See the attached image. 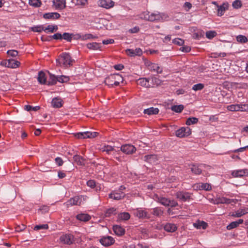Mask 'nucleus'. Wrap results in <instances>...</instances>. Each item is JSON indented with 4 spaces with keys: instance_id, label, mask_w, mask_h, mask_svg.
Here are the masks:
<instances>
[{
    "instance_id": "obj_20",
    "label": "nucleus",
    "mask_w": 248,
    "mask_h": 248,
    "mask_svg": "<svg viewBox=\"0 0 248 248\" xmlns=\"http://www.w3.org/2000/svg\"><path fill=\"white\" fill-rule=\"evenodd\" d=\"M248 213V208H244L243 209H239L235 212H233L231 216L235 217H240Z\"/></svg>"
},
{
    "instance_id": "obj_35",
    "label": "nucleus",
    "mask_w": 248,
    "mask_h": 248,
    "mask_svg": "<svg viewBox=\"0 0 248 248\" xmlns=\"http://www.w3.org/2000/svg\"><path fill=\"white\" fill-rule=\"evenodd\" d=\"M158 112L159 109L157 108H155L153 107L144 109V113L148 115L156 114L158 113Z\"/></svg>"
},
{
    "instance_id": "obj_47",
    "label": "nucleus",
    "mask_w": 248,
    "mask_h": 248,
    "mask_svg": "<svg viewBox=\"0 0 248 248\" xmlns=\"http://www.w3.org/2000/svg\"><path fill=\"white\" fill-rule=\"evenodd\" d=\"M232 6L234 9H239L242 7V3L241 0H235L232 2Z\"/></svg>"
},
{
    "instance_id": "obj_4",
    "label": "nucleus",
    "mask_w": 248,
    "mask_h": 248,
    "mask_svg": "<svg viewBox=\"0 0 248 248\" xmlns=\"http://www.w3.org/2000/svg\"><path fill=\"white\" fill-rule=\"evenodd\" d=\"M227 109L231 111H248V104H232L228 106Z\"/></svg>"
},
{
    "instance_id": "obj_1",
    "label": "nucleus",
    "mask_w": 248,
    "mask_h": 248,
    "mask_svg": "<svg viewBox=\"0 0 248 248\" xmlns=\"http://www.w3.org/2000/svg\"><path fill=\"white\" fill-rule=\"evenodd\" d=\"M73 60L68 53H63L59 56L57 62L61 66L67 67L72 64Z\"/></svg>"
},
{
    "instance_id": "obj_13",
    "label": "nucleus",
    "mask_w": 248,
    "mask_h": 248,
    "mask_svg": "<svg viewBox=\"0 0 248 248\" xmlns=\"http://www.w3.org/2000/svg\"><path fill=\"white\" fill-rule=\"evenodd\" d=\"M98 5L106 9H109L114 6V2L112 0H100Z\"/></svg>"
},
{
    "instance_id": "obj_42",
    "label": "nucleus",
    "mask_w": 248,
    "mask_h": 248,
    "mask_svg": "<svg viewBox=\"0 0 248 248\" xmlns=\"http://www.w3.org/2000/svg\"><path fill=\"white\" fill-rule=\"evenodd\" d=\"M194 226L197 229H205L207 226V224L204 221L198 222L197 223H194Z\"/></svg>"
},
{
    "instance_id": "obj_44",
    "label": "nucleus",
    "mask_w": 248,
    "mask_h": 248,
    "mask_svg": "<svg viewBox=\"0 0 248 248\" xmlns=\"http://www.w3.org/2000/svg\"><path fill=\"white\" fill-rule=\"evenodd\" d=\"M152 213L157 217L161 216L163 213V211L159 208H155L152 209Z\"/></svg>"
},
{
    "instance_id": "obj_52",
    "label": "nucleus",
    "mask_w": 248,
    "mask_h": 248,
    "mask_svg": "<svg viewBox=\"0 0 248 248\" xmlns=\"http://www.w3.org/2000/svg\"><path fill=\"white\" fill-rule=\"evenodd\" d=\"M31 30L34 32H40L44 31V28L42 26H37L31 28Z\"/></svg>"
},
{
    "instance_id": "obj_29",
    "label": "nucleus",
    "mask_w": 248,
    "mask_h": 248,
    "mask_svg": "<svg viewBox=\"0 0 248 248\" xmlns=\"http://www.w3.org/2000/svg\"><path fill=\"white\" fill-rule=\"evenodd\" d=\"M37 79L40 83L42 84H47L46 77L44 72L42 71L39 72L38 73Z\"/></svg>"
},
{
    "instance_id": "obj_37",
    "label": "nucleus",
    "mask_w": 248,
    "mask_h": 248,
    "mask_svg": "<svg viewBox=\"0 0 248 248\" xmlns=\"http://www.w3.org/2000/svg\"><path fill=\"white\" fill-rule=\"evenodd\" d=\"M190 169L191 171L196 175L200 174L202 172V170L201 168V166H199L193 165L191 166Z\"/></svg>"
},
{
    "instance_id": "obj_12",
    "label": "nucleus",
    "mask_w": 248,
    "mask_h": 248,
    "mask_svg": "<svg viewBox=\"0 0 248 248\" xmlns=\"http://www.w3.org/2000/svg\"><path fill=\"white\" fill-rule=\"evenodd\" d=\"M154 199L155 201L165 206H170V200L165 197L159 196L157 194H155L154 196Z\"/></svg>"
},
{
    "instance_id": "obj_10",
    "label": "nucleus",
    "mask_w": 248,
    "mask_h": 248,
    "mask_svg": "<svg viewBox=\"0 0 248 248\" xmlns=\"http://www.w3.org/2000/svg\"><path fill=\"white\" fill-rule=\"evenodd\" d=\"M121 150L126 154L130 155L135 152L136 148L131 144H125L121 146Z\"/></svg>"
},
{
    "instance_id": "obj_24",
    "label": "nucleus",
    "mask_w": 248,
    "mask_h": 248,
    "mask_svg": "<svg viewBox=\"0 0 248 248\" xmlns=\"http://www.w3.org/2000/svg\"><path fill=\"white\" fill-rule=\"evenodd\" d=\"M62 104L63 101L61 98L55 97L52 100L51 105L54 108H61L62 106Z\"/></svg>"
},
{
    "instance_id": "obj_8",
    "label": "nucleus",
    "mask_w": 248,
    "mask_h": 248,
    "mask_svg": "<svg viewBox=\"0 0 248 248\" xmlns=\"http://www.w3.org/2000/svg\"><path fill=\"white\" fill-rule=\"evenodd\" d=\"M60 240L63 244L70 245L74 242V236L72 234H65L61 236Z\"/></svg>"
},
{
    "instance_id": "obj_46",
    "label": "nucleus",
    "mask_w": 248,
    "mask_h": 248,
    "mask_svg": "<svg viewBox=\"0 0 248 248\" xmlns=\"http://www.w3.org/2000/svg\"><path fill=\"white\" fill-rule=\"evenodd\" d=\"M184 109V106L182 105L173 106L171 107V109L176 112H181Z\"/></svg>"
},
{
    "instance_id": "obj_58",
    "label": "nucleus",
    "mask_w": 248,
    "mask_h": 248,
    "mask_svg": "<svg viewBox=\"0 0 248 248\" xmlns=\"http://www.w3.org/2000/svg\"><path fill=\"white\" fill-rule=\"evenodd\" d=\"M26 229V226L24 224H21L16 226L15 227V231L17 232H20Z\"/></svg>"
},
{
    "instance_id": "obj_9",
    "label": "nucleus",
    "mask_w": 248,
    "mask_h": 248,
    "mask_svg": "<svg viewBox=\"0 0 248 248\" xmlns=\"http://www.w3.org/2000/svg\"><path fill=\"white\" fill-rule=\"evenodd\" d=\"M98 133L95 132H84L77 134L76 136L79 139L93 138L97 136Z\"/></svg>"
},
{
    "instance_id": "obj_26",
    "label": "nucleus",
    "mask_w": 248,
    "mask_h": 248,
    "mask_svg": "<svg viewBox=\"0 0 248 248\" xmlns=\"http://www.w3.org/2000/svg\"><path fill=\"white\" fill-rule=\"evenodd\" d=\"M248 173L247 170H234L232 172V175L235 177H242Z\"/></svg>"
},
{
    "instance_id": "obj_40",
    "label": "nucleus",
    "mask_w": 248,
    "mask_h": 248,
    "mask_svg": "<svg viewBox=\"0 0 248 248\" xmlns=\"http://www.w3.org/2000/svg\"><path fill=\"white\" fill-rule=\"evenodd\" d=\"M97 38V36L93 35L92 34H90V33L82 35L80 36V39L81 40L94 39Z\"/></svg>"
},
{
    "instance_id": "obj_27",
    "label": "nucleus",
    "mask_w": 248,
    "mask_h": 248,
    "mask_svg": "<svg viewBox=\"0 0 248 248\" xmlns=\"http://www.w3.org/2000/svg\"><path fill=\"white\" fill-rule=\"evenodd\" d=\"M114 233L118 236H122L125 233V230L119 225H114L113 227Z\"/></svg>"
},
{
    "instance_id": "obj_19",
    "label": "nucleus",
    "mask_w": 248,
    "mask_h": 248,
    "mask_svg": "<svg viewBox=\"0 0 248 248\" xmlns=\"http://www.w3.org/2000/svg\"><path fill=\"white\" fill-rule=\"evenodd\" d=\"M144 161L151 164H155L158 160L157 157L155 155H146L143 157Z\"/></svg>"
},
{
    "instance_id": "obj_55",
    "label": "nucleus",
    "mask_w": 248,
    "mask_h": 248,
    "mask_svg": "<svg viewBox=\"0 0 248 248\" xmlns=\"http://www.w3.org/2000/svg\"><path fill=\"white\" fill-rule=\"evenodd\" d=\"M172 43L178 46H182L184 43V41L180 38H175L172 40Z\"/></svg>"
},
{
    "instance_id": "obj_25",
    "label": "nucleus",
    "mask_w": 248,
    "mask_h": 248,
    "mask_svg": "<svg viewBox=\"0 0 248 248\" xmlns=\"http://www.w3.org/2000/svg\"><path fill=\"white\" fill-rule=\"evenodd\" d=\"M244 222L243 219H239L237 221H233L228 225L226 228L228 230H231L237 227L240 224H242Z\"/></svg>"
},
{
    "instance_id": "obj_32",
    "label": "nucleus",
    "mask_w": 248,
    "mask_h": 248,
    "mask_svg": "<svg viewBox=\"0 0 248 248\" xmlns=\"http://www.w3.org/2000/svg\"><path fill=\"white\" fill-rule=\"evenodd\" d=\"M100 46L101 44L96 42L90 43L86 45V46L88 49L93 50L99 49Z\"/></svg>"
},
{
    "instance_id": "obj_14",
    "label": "nucleus",
    "mask_w": 248,
    "mask_h": 248,
    "mask_svg": "<svg viewBox=\"0 0 248 248\" xmlns=\"http://www.w3.org/2000/svg\"><path fill=\"white\" fill-rule=\"evenodd\" d=\"M125 51L126 54L130 57L140 56L142 54V50L140 48H136L135 49H127Z\"/></svg>"
},
{
    "instance_id": "obj_16",
    "label": "nucleus",
    "mask_w": 248,
    "mask_h": 248,
    "mask_svg": "<svg viewBox=\"0 0 248 248\" xmlns=\"http://www.w3.org/2000/svg\"><path fill=\"white\" fill-rule=\"evenodd\" d=\"M217 16H223L225 12L228 9L229 4L228 2H224L221 5L217 6Z\"/></svg>"
},
{
    "instance_id": "obj_59",
    "label": "nucleus",
    "mask_w": 248,
    "mask_h": 248,
    "mask_svg": "<svg viewBox=\"0 0 248 248\" xmlns=\"http://www.w3.org/2000/svg\"><path fill=\"white\" fill-rule=\"evenodd\" d=\"M7 54L11 57H15L18 55V52L15 50H9L7 52Z\"/></svg>"
},
{
    "instance_id": "obj_21",
    "label": "nucleus",
    "mask_w": 248,
    "mask_h": 248,
    "mask_svg": "<svg viewBox=\"0 0 248 248\" xmlns=\"http://www.w3.org/2000/svg\"><path fill=\"white\" fill-rule=\"evenodd\" d=\"M148 69L151 71L156 72L157 74H161L162 72V68L156 63H150L148 65Z\"/></svg>"
},
{
    "instance_id": "obj_33",
    "label": "nucleus",
    "mask_w": 248,
    "mask_h": 248,
    "mask_svg": "<svg viewBox=\"0 0 248 248\" xmlns=\"http://www.w3.org/2000/svg\"><path fill=\"white\" fill-rule=\"evenodd\" d=\"M194 187L199 188L200 189H204L205 190H210L211 189V186L207 183H200L195 185Z\"/></svg>"
},
{
    "instance_id": "obj_23",
    "label": "nucleus",
    "mask_w": 248,
    "mask_h": 248,
    "mask_svg": "<svg viewBox=\"0 0 248 248\" xmlns=\"http://www.w3.org/2000/svg\"><path fill=\"white\" fill-rule=\"evenodd\" d=\"M76 217L78 220L83 222H87L91 218V216L85 213L78 214L76 216Z\"/></svg>"
},
{
    "instance_id": "obj_60",
    "label": "nucleus",
    "mask_w": 248,
    "mask_h": 248,
    "mask_svg": "<svg viewBox=\"0 0 248 248\" xmlns=\"http://www.w3.org/2000/svg\"><path fill=\"white\" fill-rule=\"evenodd\" d=\"M88 1L87 0H77V2L76 5H81V6H85L87 4Z\"/></svg>"
},
{
    "instance_id": "obj_49",
    "label": "nucleus",
    "mask_w": 248,
    "mask_h": 248,
    "mask_svg": "<svg viewBox=\"0 0 248 248\" xmlns=\"http://www.w3.org/2000/svg\"><path fill=\"white\" fill-rule=\"evenodd\" d=\"M204 87V84L202 83H198L193 85L192 89L195 91H201L203 89Z\"/></svg>"
},
{
    "instance_id": "obj_36",
    "label": "nucleus",
    "mask_w": 248,
    "mask_h": 248,
    "mask_svg": "<svg viewBox=\"0 0 248 248\" xmlns=\"http://www.w3.org/2000/svg\"><path fill=\"white\" fill-rule=\"evenodd\" d=\"M49 78L48 80L47 81L48 85H54L57 82L58 77L55 76L54 75L51 74L49 73Z\"/></svg>"
},
{
    "instance_id": "obj_22",
    "label": "nucleus",
    "mask_w": 248,
    "mask_h": 248,
    "mask_svg": "<svg viewBox=\"0 0 248 248\" xmlns=\"http://www.w3.org/2000/svg\"><path fill=\"white\" fill-rule=\"evenodd\" d=\"M124 194L121 192H117L115 191H113L111 193L109 194V198L112 199L113 200H119L123 198H124Z\"/></svg>"
},
{
    "instance_id": "obj_56",
    "label": "nucleus",
    "mask_w": 248,
    "mask_h": 248,
    "mask_svg": "<svg viewBox=\"0 0 248 248\" xmlns=\"http://www.w3.org/2000/svg\"><path fill=\"white\" fill-rule=\"evenodd\" d=\"M48 228V226L47 224H43V225H36L34 228V230H39L41 229H47Z\"/></svg>"
},
{
    "instance_id": "obj_64",
    "label": "nucleus",
    "mask_w": 248,
    "mask_h": 248,
    "mask_svg": "<svg viewBox=\"0 0 248 248\" xmlns=\"http://www.w3.org/2000/svg\"><path fill=\"white\" fill-rule=\"evenodd\" d=\"M184 7L186 8V11H188L192 7V4L189 2H186L184 3Z\"/></svg>"
},
{
    "instance_id": "obj_38",
    "label": "nucleus",
    "mask_w": 248,
    "mask_h": 248,
    "mask_svg": "<svg viewBox=\"0 0 248 248\" xmlns=\"http://www.w3.org/2000/svg\"><path fill=\"white\" fill-rule=\"evenodd\" d=\"M74 161L78 165H83L84 164V159L78 155H75L73 156Z\"/></svg>"
},
{
    "instance_id": "obj_17",
    "label": "nucleus",
    "mask_w": 248,
    "mask_h": 248,
    "mask_svg": "<svg viewBox=\"0 0 248 248\" xmlns=\"http://www.w3.org/2000/svg\"><path fill=\"white\" fill-rule=\"evenodd\" d=\"M53 3L54 7L56 9H63L66 6L65 0H53Z\"/></svg>"
},
{
    "instance_id": "obj_48",
    "label": "nucleus",
    "mask_w": 248,
    "mask_h": 248,
    "mask_svg": "<svg viewBox=\"0 0 248 248\" xmlns=\"http://www.w3.org/2000/svg\"><path fill=\"white\" fill-rule=\"evenodd\" d=\"M29 4L30 5L38 7L41 5V1L40 0H29Z\"/></svg>"
},
{
    "instance_id": "obj_62",
    "label": "nucleus",
    "mask_w": 248,
    "mask_h": 248,
    "mask_svg": "<svg viewBox=\"0 0 248 248\" xmlns=\"http://www.w3.org/2000/svg\"><path fill=\"white\" fill-rule=\"evenodd\" d=\"M87 185L88 186L93 188L95 186V182L94 180H90L87 182Z\"/></svg>"
},
{
    "instance_id": "obj_11",
    "label": "nucleus",
    "mask_w": 248,
    "mask_h": 248,
    "mask_svg": "<svg viewBox=\"0 0 248 248\" xmlns=\"http://www.w3.org/2000/svg\"><path fill=\"white\" fill-rule=\"evenodd\" d=\"M105 83L109 87H113V86H117L119 85L118 81H115L114 74L110 75L109 76L106 78Z\"/></svg>"
},
{
    "instance_id": "obj_28",
    "label": "nucleus",
    "mask_w": 248,
    "mask_h": 248,
    "mask_svg": "<svg viewBox=\"0 0 248 248\" xmlns=\"http://www.w3.org/2000/svg\"><path fill=\"white\" fill-rule=\"evenodd\" d=\"M130 217V214L127 212H123L118 214L117 220L119 221H123L128 220Z\"/></svg>"
},
{
    "instance_id": "obj_50",
    "label": "nucleus",
    "mask_w": 248,
    "mask_h": 248,
    "mask_svg": "<svg viewBox=\"0 0 248 248\" xmlns=\"http://www.w3.org/2000/svg\"><path fill=\"white\" fill-rule=\"evenodd\" d=\"M236 40L238 42L244 43L248 41L247 38L244 35H239L236 37Z\"/></svg>"
},
{
    "instance_id": "obj_63",
    "label": "nucleus",
    "mask_w": 248,
    "mask_h": 248,
    "mask_svg": "<svg viewBox=\"0 0 248 248\" xmlns=\"http://www.w3.org/2000/svg\"><path fill=\"white\" fill-rule=\"evenodd\" d=\"M180 50L183 52H188L191 50V48L188 46H184L180 47Z\"/></svg>"
},
{
    "instance_id": "obj_30",
    "label": "nucleus",
    "mask_w": 248,
    "mask_h": 248,
    "mask_svg": "<svg viewBox=\"0 0 248 248\" xmlns=\"http://www.w3.org/2000/svg\"><path fill=\"white\" fill-rule=\"evenodd\" d=\"M137 84L145 87H149V80L146 78H140L137 80Z\"/></svg>"
},
{
    "instance_id": "obj_15",
    "label": "nucleus",
    "mask_w": 248,
    "mask_h": 248,
    "mask_svg": "<svg viewBox=\"0 0 248 248\" xmlns=\"http://www.w3.org/2000/svg\"><path fill=\"white\" fill-rule=\"evenodd\" d=\"M100 242L102 245L107 247L113 244L114 243V240L112 237L108 236L100 239Z\"/></svg>"
},
{
    "instance_id": "obj_3",
    "label": "nucleus",
    "mask_w": 248,
    "mask_h": 248,
    "mask_svg": "<svg viewBox=\"0 0 248 248\" xmlns=\"http://www.w3.org/2000/svg\"><path fill=\"white\" fill-rule=\"evenodd\" d=\"M142 18L146 20L155 21L162 20L163 17L161 14L158 12L150 13L148 12L143 14V17H142Z\"/></svg>"
},
{
    "instance_id": "obj_45",
    "label": "nucleus",
    "mask_w": 248,
    "mask_h": 248,
    "mask_svg": "<svg viewBox=\"0 0 248 248\" xmlns=\"http://www.w3.org/2000/svg\"><path fill=\"white\" fill-rule=\"evenodd\" d=\"M69 79L70 78L69 77L62 75L58 76L57 81H59L61 83H65L68 82Z\"/></svg>"
},
{
    "instance_id": "obj_51",
    "label": "nucleus",
    "mask_w": 248,
    "mask_h": 248,
    "mask_svg": "<svg viewBox=\"0 0 248 248\" xmlns=\"http://www.w3.org/2000/svg\"><path fill=\"white\" fill-rule=\"evenodd\" d=\"M116 209L114 208H111L107 210L105 216L106 217H110L112 215H115L116 214Z\"/></svg>"
},
{
    "instance_id": "obj_5",
    "label": "nucleus",
    "mask_w": 248,
    "mask_h": 248,
    "mask_svg": "<svg viewBox=\"0 0 248 248\" xmlns=\"http://www.w3.org/2000/svg\"><path fill=\"white\" fill-rule=\"evenodd\" d=\"M191 133V130L188 127H182L175 131V135L178 138L187 137Z\"/></svg>"
},
{
    "instance_id": "obj_34",
    "label": "nucleus",
    "mask_w": 248,
    "mask_h": 248,
    "mask_svg": "<svg viewBox=\"0 0 248 248\" xmlns=\"http://www.w3.org/2000/svg\"><path fill=\"white\" fill-rule=\"evenodd\" d=\"M164 229L167 232H174L176 230L177 227L174 224L167 223L164 226Z\"/></svg>"
},
{
    "instance_id": "obj_2",
    "label": "nucleus",
    "mask_w": 248,
    "mask_h": 248,
    "mask_svg": "<svg viewBox=\"0 0 248 248\" xmlns=\"http://www.w3.org/2000/svg\"><path fill=\"white\" fill-rule=\"evenodd\" d=\"M87 197L84 196H77L69 200L64 204L69 207L73 205H80L86 201Z\"/></svg>"
},
{
    "instance_id": "obj_39",
    "label": "nucleus",
    "mask_w": 248,
    "mask_h": 248,
    "mask_svg": "<svg viewBox=\"0 0 248 248\" xmlns=\"http://www.w3.org/2000/svg\"><path fill=\"white\" fill-rule=\"evenodd\" d=\"M114 148L109 145H104L102 147H101L99 150L102 152H106L107 154H110V152L113 150Z\"/></svg>"
},
{
    "instance_id": "obj_31",
    "label": "nucleus",
    "mask_w": 248,
    "mask_h": 248,
    "mask_svg": "<svg viewBox=\"0 0 248 248\" xmlns=\"http://www.w3.org/2000/svg\"><path fill=\"white\" fill-rule=\"evenodd\" d=\"M43 17L46 19H58L60 15L58 13H48L44 14Z\"/></svg>"
},
{
    "instance_id": "obj_43",
    "label": "nucleus",
    "mask_w": 248,
    "mask_h": 248,
    "mask_svg": "<svg viewBox=\"0 0 248 248\" xmlns=\"http://www.w3.org/2000/svg\"><path fill=\"white\" fill-rule=\"evenodd\" d=\"M58 30L57 26L48 25L46 28L44 29V31L46 32H53Z\"/></svg>"
},
{
    "instance_id": "obj_6",
    "label": "nucleus",
    "mask_w": 248,
    "mask_h": 248,
    "mask_svg": "<svg viewBox=\"0 0 248 248\" xmlns=\"http://www.w3.org/2000/svg\"><path fill=\"white\" fill-rule=\"evenodd\" d=\"M134 215L139 218H149L150 215L146 210L138 208L134 210Z\"/></svg>"
},
{
    "instance_id": "obj_61",
    "label": "nucleus",
    "mask_w": 248,
    "mask_h": 248,
    "mask_svg": "<svg viewBox=\"0 0 248 248\" xmlns=\"http://www.w3.org/2000/svg\"><path fill=\"white\" fill-rule=\"evenodd\" d=\"M55 161L56 163L58 164L59 166H62L63 163L62 159L60 157H56L55 159Z\"/></svg>"
},
{
    "instance_id": "obj_57",
    "label": "nucleus",
    "mask_w": 248,
    "mask_h": 248,
    "mask_svg": "<svg viewBox=\"0 0 248 248\" xmlns=\"http://www.w3.org/2000/svg\"><path fill=\"white\" fill-rule=\"evenodd\" d=\"M25 109L27 111H30V110H34V111H37L40 109V107L39 106H36L34 107H33L30 105H26L25 106Z\"/></svg>"
},
{
    "instance_id": "obj_7",
    "label": "nucleus",
    "mask_w": 248,
    "mask_h": 248,
    "mask_svg": "<svg viewBox=\"0 0 248 248\" xmlns=\"http://www.w3.org/2000/svg\"><path fill=\"white\" fill-rule=\"evenodd\" d=\"M0 64L9 68H16L19 66L20 62L17 61H15L13 59H10L2 61Z\"/></svg>"
},
{
    "instance_id": "obj_41",
    "label": "nucleus",
    "mask_w": 248,
    "mask_h": 248,
    "mask_svg": "<svg viewBox=\"0 0 248 248\" xmlns=\"http://www.w3.org/2000/svg\"><path fill=\"white\" fill-rule=\"evenodd\" d=\"M198 122V119L196 117H190L188 118L186 121V124L190 125L191 124H196Z\"/></svg>"
},
{
    "instance_id": "obj_54",
    "label": "nucleus",
    "mask_w": 248,
    "mask_h": 248,
    "mask_svg": "<svg viewBox=\"0 0 248 248\" xmlns=\"http://www.w3.org/2000/svg\"><path fill=\"white\" fill-rule=\"evenodd\" d=\"M217 35L215 31H208L206 33V36L208 39H212Z\"/></svg>"
},
{
    "instance_id": "obj_53",
    "label": "nucleus",
    "mask_w": 248,
    "mask_h": 248,
    "mask_svg": "<svg viewBox=\"0 0 248 248\" xmlns=\"http://www.w3.org/2000/svg\"><path fill=\"white\" fill-rule=\"evenodd\" d=\"M62 38L68 42H70L72 40V35L69 33L65 32L62 35Z\"/></svg>"
},
{
    "instance_id": "obj_18",
    "label": "nucleus",
    "mask_w": 248,
    "mask_h": 248,
    "mask_svg": "<svg viewBox=\"0 0 248 248\" xmlns=\"http://www.w3.org/2000/svg\"><path fill=\"white\" fill-rule=\"evenodd\" d=\"M176 197L179 200L185 202L190 199V195L188 192H178L176 193Z\"/></svg>"
}]
</instances>
